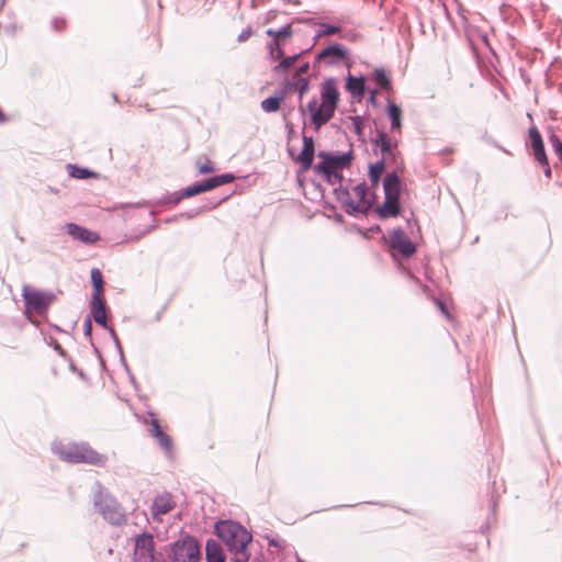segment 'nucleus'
I'll use <instances>...</instances> for the list:
<instances>
[{"instance_id":"nucleus-1","label":"nucleus","mask_w":562,"mask_h":562,"mask_svg":"<svg viewBox=\"0 0 562 562\" xmlns=\"http://www.w3.org/2000/svg\"><path fill=\"white\" fill-rule=\"evenodd\" d=\"M338 101L339 92L335 79L325 80L321 88V103L314 99L307 104L312 123L316 128H319L333 117Z\"/></svg>"},{"instance_id":"nucleus-2","label":"nucleus","mask_w":562,"mask_h":562,"mask_svg":"<svg viewBox=\"0 0 562 562\" xmlns=\"http://www.w3.org/2000/svg\"><path fill=\"white\" fill-rule=\"evenodd\" d=\"M215 532L228 547L235 552V562H247L248 553L246 552L247 546L250 543L252 537L245 527L234 521H220L215 525Z\"/></svg>"},{"instance_id":"nucleus-3","label":"nucleus","mask_w":562,"mask_h":562,"mask_svg":"<svg viewBox=\"0 0 562 562\" xmlns=\"http://www.w3.org/2000/svg\"><path fill=\"white\" fill-rule=\"evenodd\" d=\"M59 458L70 463H88L95 467H104L106 456L93 449L86 442H72L60 446L57 449Z\"/></svg>"},{"instance_id":"nucleus-4","label":"nucleus","mask_w":562,"mask_h":562,"mask_svg":"<svg viewBox=\"0 0 562 562\" xmlns=\"http://www.w3.org/2000/svg\"><path fill=\"white\" fill-rule=\"evenodd\" d=\"M318 157L321 158V162H318L314 169L317 173L323 175L331 184H335L342 179L340 171L344 168L349 167L351 162L350 154L331 155L321 151Z\"/></svg>"},{"instance_id":"nucleus-5","label":"nucleus","mask_w":562,"mask_h":562,"mask_svg":"<svg viewBox=\"0 0 562 562\" xmlns=\"http://www.w3.org/2000/svg\"><path fill=\"white\" fill-rule=\"evenodd\" d=\"M383 187L385 200L378 206L376 212L382 218L397 216L401 212V180L395 173H390L385 177Z\"/></svg>"},{"instance_id":"nucleus-6","label":"nucleus","mask_w":562,"mask_h":562,"mask_svg":"<svg viewBox=\"0 0 562 562\" xmlns=\"http://www.w3.org/2000/svg\"><path fill=\"white\" fill-rule=\"evenodd\" d=\"M393 258H408L415 254L416 247L402 228H395L384 238Z\"/></svg>"},{"instance_id":"nucleus-7","label":"nucleus","mask_w":562,"mask_h":562,"mask_svg":"<svg viewBox=\"0 0 562 562\" xmlns=\"http://www.w3.org/2000/svg\"><path fill=\"white\" fill-rule=\"evenodd\" d=\"M199 560L200 547L193 537L187 536L172 544L170 562H199Z\"/></svg>"},{"instance_id":"nucleus-8","label":"nucleus","mask_w":562,"mask_h":562,"mask_svg":"<svg viewBox=\"0 0 562 562\" xmlns=\"http://www.w3.org/2000/svg\"><path fill=\"white\" fill-rule=\"evenodd\" d=\"M345 203L353 212L366 213L373 203V195L369 192L366 183H359L346 193Z\"/></svg>"},{"instance_id":"nucleus-9","label":"nucleus","mask_w":562,"mask_h":562,"mask_svg":"<svg viewBox=\"0 0 562 562\" xmlns=\"http://www.w3.org/2000/svg\"><path fill=\"white\" fill-rule=\"evenodd\" d=\"M156 546L150 533H142L135 537L132 562H154Z\"/></svg>"},{"instance_id":"nucleus-10","label":"nucleus","mask_w":562,"mask_h":562,"mask_svg":"<svg viewBox=\"0 0 562 562\" xmlns=\"http://www.w3.org/2000/svg\"><path fill=\"white\" fill-rule=\"evenodd\" d=\"M234 180H235V177L231 173L215 176L210 179H206L201 182H196L192 186H189L188 188L184 189L183 196L191 198L193 195L213 190L217 187L231 183Z\"/></svg>"},{"instance_id":"nucleus-11","label":"nucleus","mask_w":562,"mask_h":562,"mask_svg":"<svg viewBox=\"0 0 562 562\" xmlns=\"http://www.w3.org/2000/svg\"><path fill=\"white\" fill-rule=\"evenodd\" d=\"M22 296L29 310L36 313L44 312L52 302V296L42 291L35 290L30 285H24L22 289Z\"/></svg>"},{"instance_id":"nucleus-12","label":"nucleus","mask_w":562,"mask_h":562,"mask_svg":"<svg viewBox=\"0 0 562 562\" xmlns=\"http://www.w3.org/2000/svg\"><path fill=\"white\" fill-rule=\"evenodd\" d=\"M176 506L173 495L169 492H162L153 498L150 515L155 521H161V516L173 510Z\"/></svg>"},{"instance_id":"nucleus-13","label":"nucleus","mask_w":562,"mask_h":562,"mask_svg":"<svg viewBox=\"0 0 562 562\" xmlns=\"http://www.w3.org/2000/svg\"><path fill=\"white\" fill-rule=\"evenodd\" d=\"M531 148L533 151L535 159L540 165H546L548 156L546 154L544 144L539 130L536 126H531L528 131Z\"/></svg>"},{"instance_id":"nucleus-14","label":"nucleus","mask_w":562,"mask_h":562,"mask_svg":"<svg viewBox=\"0 0 562 562\" xmlns=\"http://www.w3.org/2000/svg\"><path fill=\"white\" fill-rule=\"evenodd\" d=\"M66 232L71 237L77 240H80L85 244H94L100 239V236L88 228L81 227L77 224L69 223L66 225Z\"/></svg>"},{"instance_id":"nucleus-15","label":"nucleus","mask_w":562,"mask_h":562,"mask_svg":"<svg viewBox=\"0 0 562 562\" xmlns=\"http://www.w3.org/2000/svg\"><path fill=\"white\" fill-rule=\"evenodd\" d=\"M314 140L311 136H303V149L297 156L302 170L306 171L312 167L314 158Z\"/></svg>"},{"instance_id":"nucleus-16","label":"nucleus","mask_w":562,"mask_h":562,"mask_svg":"<svg viewBox=\"0 0 562 562\" xmlns=\"http://www.w3.org/2000/svg\"><path fill=\"white\" fill-rule=\"evenodd\" d=\"M91 315L97 324L106 327V308L104 296H92Z\"/></svg>"},{"instance_id":"nucleus-17","label":"nucleus","mask_w":562,"mask_h":562,"mask_svg":"<svg viewBox=\"0 0 562 562\" xmlns=\"http://www.w3.org/2000/svg\"><path fill=\"white\" fill-rule=\"evenodd\" d=\"M205 551L207 562H225V554L218 542L209 540L206 542Z\"/></svg>"},{"instance_id":"nucleus-18","label":"nucleus","mask_w":562,"mask_h":562,"mask_svg":"<svg viewBox=\"0 0 562 562\" xmlns=\"http://www.w3.org/2000/svg\"><path fill=\"white\" fill-rule=\"evenodd\" d=\"M330 58L345 59L346 50L339 45H331L323 49L318 55V59L328 60V63H333V60H329Z\"/></svg>"},{"instance_id":"nucleus-19","label":"nucleus","mask_w":562,"mask_h":562,"mask_svg":"<svg viewBox=\"0 0 562 562\" xmlns=\"http://www.w3.org/2000/svg\"><path fill=\"white\" fill-rule=\"evenodd\" d=\"M364 79L362 77L349 76L346 88L356 98H362L364 94Z\"/></svg>"},{"instance_id":"nucleus-20","label":"nucleus","mask_w":562,"mask_h":562,"mask_svg":"<svg viewBox=\"0 0 562 562\" xmlns=\"http://www.w3.org/2000/svg\"><path fill=\"white\" fill-rule=\"evenodd\" d=\"M389 116L391 119V127L393 131H400L402 126V110L401 108L390 102L387 105Z\"/></svg>"},{"instance_id":"nucleus-21","label":"nucleus","mask_w":562,"mask_h":562,"mask_svg":"<svg viewBox=\"0 0 562 562\" xmlns=\"http://www.w3.org/2000/svg\"><path fill=\"white\" fill-rule=\"evenodd\" d=\"M267 35L268 36H271L273 37V42L274 44H281V42L284 40V38H288L292 35V26L291 24H286L285 26L281 27L280 30H273V29H269L266 31Z\"/></svg>"},{"instance_id":"nucleus-22","label":"nucleus","mask_w":562,"mask_h":562,"mask_svg":"<svg viewBox=\"0 0 562 562\" xmlns=\"http://www.w3.org/2000/svg\"><path fill=\"white\" fill-rule=\"evenodd\" d=\"M91 282L93 285L92 296H103L104 281L102 272L98 268H93L91 270Z\"/></svg>"},{"instance_id":"nucleus-23","label":"nucleus","mask_w":562,"mask_h":562,"mask_svg":"<svg viewBox=\"0 0 562 562\" xmlns=\"http://www.w3.org/2000/svg\"><path fill=\"white\" fill-rule=\"evenodd\" d=\"M159 447L165 451V453L169 457H171L173 451V441L172 438L166 434L165 431L161 432L158 437H156Z\"/></svg>"},{"instance_id":"nucleus-24","label":"nucleus","mask_w":562,"mask_h":562,"mask_svg":"<svg viewBox=\"0 0 562 562\" xmlns=\"http://www.w3.org/2000/svg\"><path fill=\"white\" fill-rule=\"evenodd\" d=\"M281 101L282 98L278 97L267 98L261 102V109L267 113L277 112L281 106Z\"/></svg>"},{"instance_id":"nucleus-25","label":"nucleus","mask_w":562,"mask_h":562,"mask_svg":"<svg viewBox=\"0 0 562 562\" xmlns=\"http://www.w3.org/2000/svg\"><path fill=\"white\" fill-rule=\"evenodd\" d=\"M374 81L381 89H384V90L391 89V80L384 69H376L374 71Z\"/></svg>"},{"instance_id":"nucleus-26","label":"nucleus","mask_w":562,"mask_h":562,"mask_svg":"<svg viewBox=\"0 0 562 562\" xmlns=\"http://www.w3.org/2000/svg\"><path fill=\"white\" fill-rule=\"evenodd\" d=\"M375 145L380 147L383 154L390 153L394 147V144L385 133H379L375 139Z\"/></svg>"},{"instance_id":"nucleus-27","label":"nucleus","mask_w":562,"mask_h":562,"mask_svg":"<svg viewBox=\"0 0 562 562\" xmlns=\"http://www.w3.org/2000/svg\"><path fill=\"white\" fill-rule=\"evenodd\" d=\"M195 168L199 171V173H201V175H207V173H212L213 171H215L214 162L206 157L199 159L195 162Z\"/></svg>"},{"instance_id":"nucleus-28","label":"nucleus","mask_w":562,"mask_h":562,"mask_svg":"<svg viewBox=\"0 0 562 562\" xmlns=\"http://www.w3.org/2000/svg\"><path fill=\"white\" fill-rule=\"evenodd\" d=\"M68 170H69V175L77 179H87V178H90L91 176H93L92 171L85 169V168H80L75 165H68Z\"/></svg>"},{"instance_id":"nucleus-29","label":"nucleus","mask_w":562,"mask_h":562,"mask_svg":"<svg viewBox=\"0 0 562 562\" xmlns=\"http://www.w3.org/2000/svg\"><path fill=\"white\" fill-rule=\"evenodd\" d=\"M300 55H294V56H290V57H283L280 63L274 67V71L276 72H284L286 71L289 68H291L295 63L296 60L299 59Z\"/></svg>"},{"instance_id":"nucleus-30","label":"nucleus","mask_w":562,"mask_h":562,"mask_svg":"<svg viewBox=\"0 0 562 562\" xmlns=\"http://www.w3.org/2000/svg\"><path fill=\"white\" fill-rule=\"evenodd\" d=\"M383 171H384V161H379V162L370 166V179L374 186L378 184Z\"/></svg>"},{"instance_id":"nucleus-31","label":"nucleus","mask_w":562,"mask_h":562,"mask_svg":"<svg viewBox=\"0 0 562 562\" xmlns=\"http://www.w3.org/2000/svg\"><path fill=\"white\" fill-rule=\"evenodd\" d=\"M268 546L269 548H274L276 551H271V553H279L281 551H285L286 549H290V547L286 544V542L282 539H276V538H268Z\"/></svg>"},{"instance_id":"nucleus-32","label":"nucleus","mask_w":562,"mask_h":562,"mask_svg":"<svg viewBox=\"0 0 562 562\" xmlns=\"http://www.w3.org/2000/svg\"><path fill=\"white\" fill-rule=\"evenodd\" d=\"M269 50H270V57L273 60H281L284 57V53H283V49L281 48V44L271 43L269 45Z\"/></svg>"},{"instance_id":"nucleus-33","label":"nucleus","mask_w":562,"mask_h":562,"mask_svg":"<svg viewBox=\"0 0 562 562\" xmlns=\"http://www.w3.org/2000/svg\"><path fill=\"white\" fill-rule=\"evenodd\" d=\"M340 32V27L336 25L329 24H321V31L318 32V36H330Z\"/></svg>"},{"instance_id":"nucleus-34","label":"nucleus","mask_w":562,"mask_h":562,"mask_svg":"<svg viewBox=\"0 0 562 562\" xmlns=\"http://www.w3.org/2000/svg\"><path fill=\"white\" fill-rule=\"evenodd\" d=\"M162 428L160 427V424H159V420L157 418H151L150 420V429H149V432L150 435L156 438L158 437L159 435H161L162 432Z\"/></svg>"},{"instance_id":"nucleus-35","label":"nucleus","mask_w":562,"mask_h":562,"mask_svg":"<svg viewBox=\"0 0 562 562\" xmlns=\"http://www.w3.org/2000/svg\"><path fill=\"white\" fill-rule=\"evenodd\" d=\"M435 303L436 305L439 307V310L441 311V313L447 316L448 318L450 317V314L445 305V303L440 300H435Z\"/></svg>"},{"instance_id":"nucleus-36","label":"nucleus","mask_w":562,"mask_h":562,"mask_svg":"<svg viewBox=\"0 0 562 562\" xmlns=\"http://www.w3.org/2000/svg\"><path fill=\"white\" fill-rule=\"evenodd\" d=\"M542 168H543V171H544V175L548 179L551 178L552 176V171H551V167H550V164H549V160H547V164L546 165H540Z\"/></svg>"},{"instance_id":"nucleus-37","label":"nucleus","mask_w":562,"mask_h":562,"mask_svg":"<svg viewBox=\"0 0 562 562\" xmlns=\"http://www.w3.org/2000/svg\"><path fill=\"white\" fill-rule=\"evenodd\" d=\"M310 69V65L307 63L303 64L302 66H300V68L297 69V75H303V74H306Z\"/></svg>"},{"instance_id":"nucleus-38","label":"nucleus","mask_w":562,"mask_h":562,"mask_svg":"<svg viewBox=\"0 0 562 562\" xmlns=\"http://www.w3.org/2000/svg\"><path fill=\"white\" fill-rule=\"evenodd\" d=\"M85 330H86L87 334L91 333V321L90 319H87L85 322Z\"/></svg>"},{"instance_id":"nucleus-39","label":"nucleus","mask_w":562,"mask_h":562,"mask_svg":"<svg viewBox=\"0 0 562 562\" xmlns=\"http://www.w3.org/2000/svg\"><path fill=\"white\" fill-rule=\"evenodd\" d=\"M249 35H250V32H247V33L243 32V33L239 35V40H240V41H245V40H247V38L249 37Z\"/></svg>"},{"instance_id":"nucleus-40","label":"nucleus","mask_w":562,"mask_h":562,"mask_svg":"<svg viewBox=\"0 0 562 562\" xmlns=\"http://www.w3.org/2000/svg\"><path fill=\"white\" fill-rule=\"evenodd\" d=\"M306 88H307V85H303L301 88H300V94L302 95L305 91H306Z\"/></svg>"}]
</instances>
